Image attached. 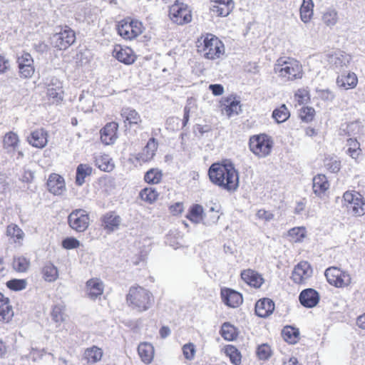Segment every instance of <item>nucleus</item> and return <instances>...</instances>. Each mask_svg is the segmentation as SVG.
I'll return each mask as SVG.
<instances>
[{
  "label": "nucleus",
  "instance_id": "f257e3e1",
  "mask_svg": "<svg viewBox=\"0 0 365 365\" xmlns=\"http://www.w3.org/2000/svg\"><path fill=\"white\" fill-rule=\"evenodd\" d=\"M210 181L227 191H235L239 187L238 171L229 160L222 163H213L208 170Z\"/></svg>",
  "mask_w": 365,
  "mask_h": 365
},
{
  "label": "nucleus",
  "instance_id": "f03ea898",
  "mask_svg": "<svg viewBox=\"0 0 365 365\" xmlns=\"http://www.w3.org/2000/svg\"><path fill=\"white\" fill-rule=\"evenodd\" d=\"M274 72L285 81L301 79L304 73L300 62L290 57L278 58L274 66Z\"/></svg>",
  "mask_w": 365,
  "mask_h": 365
},
{
  "label": "nucleus",
  "instance_id": "7ed1b4c3",
  "mask_svg": "<svg viewBox=\"0 0 365 365\" xmlns=\"http://www.w3.org/2000/svg\"><path fill=\"white\" fill-rule=\"evenodd\" d=\"M197 52L207 59L219 58L224 53L225 47L222 42L215 35L206 34L197 41Z\"/></svg>",
  "mask_w": 365,
  "mask_h": 365
},
{
  "label": "nucleus",
  "instance_id": "20e7f679",
  "mask_svg": "<svg viewBox=\"0 0 365 365\" xmlns=\"http://www.w3.org/2000/svg\"><path fill=\"white\" fill-rule=\"evenodd\" d=\"M126 301L129 307L139 312L149 309L154 303L153 294L148 289L141 287H132L126 296Z\"/></svg>",
  "mask_w": 365,
  "mask_h": 365
},
{
  "label": "nucleus",
  "instance_id": "39448f33",
  "mask_svg": "<svg viewBox=\"0 0 365 365\" xmlns=\"http://www.w3.org/2000/svg\"><path fill=\"white\" fill-rule=\"evenodd\" d=\"M249 147L258 158H265L271 153L273 140L264 133L252 135L249 140Z\"/></svg>",
  "mask_w": 365,
  "mask_h": 365
},
{
  "label": "nucleus",
  "instance_id": "423d86ee",
  "mask_svg": "<svg viewBox=\"0 0 365 365\" xmlns=\"http://www.w3.org/2000/svg\"><path fill=\"white\" fill-rule=\"evenodd\" d=\"M51 41L53 47L59 50H66L75 43L76 34L70 27L65 26L51 36Z\"/></svg>",
  "mask_w": 365,
  "mask_h": 365
},
{
  "label": "nucleus",
  "instance_id": "0eeeda50",
  "mask_svg": "<svg viewBox=\"0 0 365 365\" xmlns=\"http://www.w3.org/2000/svg\"><path fill=\"white\" fill-rule=\"evenodd\" d=\"M343 198L348 211L353 215L362 216L365 214V200L359 193L346 191Z\"/></svg>",
  "mask_w": 365,
  "mask_h": 365
},
{
  "label": "nucleus",
  "instance_id": "6e6552de",
  "mask_svg": "<svg viewBox=\"0 0 365 365\" xmlns=\"http://www.w3.org/2000/svg\"><path fill=\"white\" fill-rule=\"evenodd\" d=\"M169 16L170 19L178 25H183L192 21L191 10L187 5L178 2H175L170 7Z\"/></svg>",
  "mask_w": 365,
  "mask_h": 365
},
{
  "label": "nucleus",
  "instance_id": "1a4fd4ad",
  "mask_svg": "<svg viewBox=\"0 0 365 365\" xmlns=\"http://www.w3.org/2000/svg\"><path fill=\"white\" fill-rule=\"evenodd\" d=\"M89 215L85 210H73L68 217V222L71 229L78 232H84L89 225Z\"/></svg>",
  "mask_w": 365,
  "mask_h": 365
},
{
  "label": "nucleus",
  "instance_id": "9d476101",
  "mask_svg": "<svg viewBox=\"0 0 365 365\" xmlns=\"http://www.w3.org/2000/svg\"><path fill=\"white\" fill-rule=\"evenodd\" d=\"M328 282L336 287L348 286L351 283V277L346 272H343L336 267L327 268L324 272Z\"/></svg>",
  "mask_w": 365,
  "mask_h": 365
},
{
  "label": "nucleus",
  "instance_id": "9b49d317",
  "mask_svg": "<svg viewBox=\"0 0 365 365\" xmlns=\"http://www.w3.org/2000/svg\"><path fill=\"white\" fill-rule=\"evenodd\" d=\"M312 273L311 265L306 261H302L294 267L291 278L294 283L304 284L312 277Z\"/></svg>",
  "mask_w": 365,
  "mask_h": 365
},
{
  "label": "nucleus",
  "instance_id": "f8f14e48",
  "mask_svg": "<svg viewBox=\"0 0 365 365\" xmlns=\"http://www.w3.org/2000/svg\"><path fill=\"white\" fill-rule=\"evenodd\" d=\"M19 75L21 78H29L34 73V59L29 53H24L17 58Z\"/></svg>",
  "mask_w": 365,
  "mask_h": 365
},
{
  "label": "nucleus",
  "instance_id": "ddd939ff",
  "mask_svg": "<svg viewBox=\"0 0 365 365\" xmlns=\"http://www.w3.org/2000/svg\"><path fill=\"white\" fill-rule=\"evenodd\" d=\"M211 12L217 16H227L234 8L232 0H212Z\"/></svg>",
  "mask_w": 365,
  "mask_h": 365
},
{
  "label": "nucleus",
  "instance_id": "4468645a",
  "mask_svg": "<svg viewBox=\"0 0 365 365\" xmlns=\"http://www.w3.org/2000/svg\"><path fill=\"white\" fill-rule=\"evenodd\" d=\"M48 98L53 103H58L63 99V89L62 83L57 78H53L47 87Z\"/></svg>",
  "mask_w": 365,
  "mask_h": 365
},
{
  "label": "nucleus",
  "instance_id": "2eb2a0df",
  "mask_svg": "<svg viewBox=\"0 0 365 365\" xmlns=\"http://www.w3.org/2000/svg\"><path fill=\"white\" fill-rule=\"evenodd\" d=\"M118 124L115 122H110L101 130V140L105 145H112L115 143L117 136Z\"/></svg>",
  "mask_w": 365,
  "mask_h": 365
},
{
  "label": "nucleus",
  "instance_id": "dca6fc26",
  "mask_svg": "<svg viewBox=\"0 0 365 365\" xmlns=\"http://www.w3.org/2000/svg\"><path fill=\"white\" fill-rule=\"evenodd\" d=\"M121 221V217L115 212H108L102 216L101 225L108 233H110L118 230Z\"/></svg>",
  "mask_w": 365,
  "mask_h": 365
},
{
  "label": "nucleus",
  "instance_id": "f3484780",
  "mask_svg": "<svg viewBox=\"0 0 365 365\" xmlns=\"http://www.w3.org/2000/svg\"><path fill=\"white\" fill-rule=\"evenodd\" d=\"M221 297L223 302L232 308L239 307L243 302L242 294L231 289H221Z\"/></svg>",
  "mask_w": 365,
  "mask_h": 365
},
{
  "label": "nucleus",
  "instance_id": "a211bd4d",
  "mask_svg": "<svg viewBox=\"0 0 365 365\" xmlns=\"http://www.w3.org/2000/svg\"><path fill=\"white\" fill-rule=\"evenodd\" d=\"M47 187L51 193L61 195L66 190L63 178L58 174L52 173L48 179Z\"/></svg>",
  "mask_w": 365,
  "mask_h": 365
},
{
  "label": "nucleus",
  "instance_id": "6ab92c4d",
  "mask_svg": "<svg viewBox=\"0 0 365 365\" xmlns=\"http://www.w3.org/2000/svg\"><path fill=\"white\" fill-rule=\"evenodd\" d=\"M351 57L344 52H336L328 55V62L334 68L341 71L344 68H347Z\"/></svg>",
  "mask_w": 365,
  "mask_h": 365
},
{
  "label": "nucleus",
  "instance_id": "aec40b11",
  "mask_svg": "<svg viewBox=\"0 0 365 365\" xmlns=\"http://www.w3.org/2000/svg\"><path fill=\"white\" fill-rule=\"evenodd\" d=\"M299 300L304 307L312 308L319 303V294L314 289H306L300 293Z\"/></svg>",
  "mask_w": 365,
  "mask_h": 365
},
{
  "label": "nucleus",
  "instance_id": "412c9836",
  "mask_svg": "<svg viewBox=\"0 0 365 365\" xmlns=\"http://www.w3.org/2000/svg\"><path fill=\"white\" fill-rule=\"evenodd\" d=\"M47 136L48 133L43 128L38 129L31 133L27 138V140L33 147L43 148L47 145Z\"/></svg>",
  "mask_w": 365,
  "mask_h": 365
},
{
  "label": "nucleus",
  "instance_id": "4be33fe9",
  "mask_svg": "<svg viewBox=\"0 0 365 365\" xmlns=\"http://www.w3.org/2000/svg\"><path fill=\"white\" fill-rule=\"evenodd\" d=\"M274 310V303L269 298L258 300L255 304L256 314L262 318L269 316Z\"/></svg>",
  "mask_w": 365,
  "mask_h": 365
},
{
  "label": "nucleus",
  "instance_id": "5701e85b",
  "mask_svg": "<svg viewBox=\"0 0 365 365\" xmlns=\"http://www.w3.org/2000/svg\"><path fill=\"white\" fill-rule=\"evenodd\" d=\"M14 317V311L8 297L0 292V322H9Z\"/></svg>",
  "mask_w": 365,
  "mask_h": 365
},
{
  "label": "nucleus",
  "instance_id": "b1692460",
  "mask_svg": "<svg viewBox=\"0 0 365 365\" xmlns=\"http://www.w3.org/2000/svg\"><path fill=\"white\" fill-rule=\"evenodd\" d=\"M242 279L255 288H259L264 282V279L257 272L252 269H246L241 273Z\"/></svg>",
  "mask_w": 365,
  "mask_h": 365
},
{
  "label": "nucleus",
  "instance_id": "393cba45",
  "mask_svg": "<svg viewBox=\"0 0 365 365\" xmlns=\"http://www.w3.org/2000/svg\"><path fill=\"white\" fill-rule=\"evenodd\" d=\"M120 115L124 120L125 126H127V124L130 126L139 125L142 122L140 114L135 109L130 107L123 108L120 111Z\"/></svg>",
  "mask_w": 365,
  "mask_h": 365
},
{
  "label": "nucleus",
  "instance_id": "a878e982",
  "mask_svg": "<svg viewBox=\"0 0 365 365\" xmlns=\"http://www.w3.org/2000/svg\"><path fill=\"white\" fill-rule=\"evenodd\" d=\"M336 83L339 87L348 90L356 86L358 78L354 73L349 72L346 75L341 74L339 76Z\"/></svg>",
  "mask_w": 365,
  "mask_h": 365
},
{
  "label": "nucleus",
  "instance_id": "bb28decb",
  "mask_svg": "<svg viewBox=\"0 0 365 365\" xmlns=\"http://www.w3.org/2000/svg\"><path fill=\"white\" fill-rule=\"evenodd\" d=\"M158 142L155 138H151L148 141L143 152L139 154L138 160L148 162L153 159L158 149Z\"/></svg>",
  "mask_w": 365,
  "mask_h": 365
},
{
  "label": "nucleus",
  "instance_id": "cd10ccee",
  "mask_svg": "<svg viewBox=\"0 0 365 365\" xmlns=\"http://www.w3.org/2000/svg\"><path fill=\"white\" fill-rule=\"evenodd\" d=\"M114 52L116 59L126 65L132 64L135 61L133 50L128 47L124 48L119 47L118 49L115 48Z\"/></svg>",
  "mask_w": 365,
  "mask_h": 365
},
{
  "label": "nucleus",
  "instance_id": "c85d7f7f",
  "mask_svg": "<svg viewBox=\"0 0 365 365\" xmlns=\"http://www.w3.org/2000/svg\"><path fill=\"white\" fill-rule=\"evenodd\" d=\"M339 20V13L337 10L333 7L326 9L322 15V21L324 24L329 28H333L336 25Z\"/></svg>",
  "mask_w": 365,
  "mask_h": 365
},
{
  "label": "nucleus",
  "instance_id": "c756f323",
  "mask_svg": "<svg viewBox=\"0 0 365 365\" xmlns=\"http://www.w3.org/2000/svg\"><path fill=\"white\" fill-rule=\"evenodd\" d=\"M87 293L92 299H96L103 292V284L98 279H90L86 282Z\"/></svg>",
  "mask_w": 365,
  "mask_h": 365
},
{
  "label": "nucleus",
  "instance_id": "7c9ffc66",
  "mask_svg": "<svg viewBox=\"0 0 365 365\" xmlns=\"http://www.w3.org/2000/svg\"><path fill=\"white\" fill-rule=\"evenodd\" d=\"M138 352L141 360L145 364H150L154 356V348L151 344L144 342L139 344Z\"/></svg>",
  "mask_w": 365,
  "mask_h": 365
},
{
  "label": "nucleus",
  "instance_id": "2f4dec72",
  "mask_svg": "<svg viewBox=\"0 0 365 365\" xmlns=\"http://www.w3.org/2000/svg\"><path fill=\"white\" fill-rule=\"evenodd\" d=\"M312 187L315 195L319 196L323 194L329 187L327 177L322 174L314 177Z\"/></svg>",
  "mask_w": 365,
  "mask_h": 365
},
{
  "label": "nucleus",
  "instance_id": "473e14b6",
  "mask_svg": "<svg viewBox=\"0 0 365 365\" xmlns=\"http://www.w3.org/2000/svg\"><path fill=\"white\" fill-rule=\"evenodd\" d=\"M96 165L102 171L110 172L115 165L108 155H100L95 158Z\"/></svg>",
  "mask_w": 365,
  "mask_h": 365
},
{
  "label": "nucleus",
  "instance_id": "72a5a7b5",
  "mask_svg": "<svg viewBox=\"0 0 365 365\" xmlns=\"http://www.w3.org/2000/svg\"><path fill=\"white\" fill-rule=\"evenodd\" d=\"M6 234L13 240L14 242L19 245H21L24 238L23 230L17 225L13 223L7 226Z\"/></svg>",
  "mask_w": 365,
  "mask_h": 365
},
{
  "label": "nucleus",
  "instance_id": "f704fd0d",
  "mask_svg": "<svg viewBox=\"0 0 365 365\" xmlns=\"http://www.w3.org/2000/svg\"><path fill=\"white\" fill-rule=\"evenodd\" d=\"M92 168L88 164H79L76 168V184L81 186L85 182V178L92 173Z\"/></svg>",
  "mask_w": 365,
  "mask_h": 365
},
{
  "label": "nucleus",
  "instance_id": "c9c22d12",
  "mask_svg": "<svg viewBox=\"0 0 365 365\" xmlns=\"http://www.w3.org/2000/svg\"><path fill=\"white\" fill-rule=\"evenodd\" d=\"M314 3L312 0H303L300 7V18L304 23L310 21L313 15Z\"/></svg>",
  "mask_w": 365,
  "mask_h": 365
},
{
  "label": "nucleus",
  "instance_id": "e433bc0d",
  "mask_svg": "<svg viewBox=\"0 0 365 365\" xmlns=\"http://www.w3.org/2000/svg\"><path fill=\"white\" fill-rule=\"evenodd\" d=\"M103 356V351L101 349L93 346L91 348H88L84 352V357L87 360L88 363L95 364L99 361Z\"/></svg>",
  "mask_w": 365,
  "mask_h": 365
},
{
  "label": "nucleus",
  "instance_id": "4c0bfd02",
  "mask_svg": "<svg viewBox=\"0 0 365 365\" xmlns=\"http://www.w3.org/2000/svg\"><path fill=\"white\" fill-rule=\"evenodd\" d=\"M118 34L125 40H132L131 27L129 18L124 19L117 25Z\"/></svg>",
  "mask_w": 365,
  "mask_h": 365
},
{
  "label": "nucleus",
  "instance_id": "58836bf2",
  "mask_svg": "<svg viewBox=\"0 0 365 365\" xmlns=\"http://www.w3.org/2000/svg\"><path fill=\"white\" fill-rule=\"evenodd\" d=\"M282 335L287 342L294 344L297 343L299 339V331L296 328L287 326L282 329Z\"/></svg>",
  "mask_w": 365,
  "mask_h": 365
},
{
  "label": "nucleus",
  "instance_id": "ea45409f",
  "mask_svg": "<svg viewBox=\"0 0 365 365\" xmlns=\"http://www.w3.org/2000/svg\"><path fill=\"white\" fill-rule=\"evenodd\" d=\"M220 334L227 341H233L237 336L236 328L229 322L222 324Z\"/></svg>",
  "mask_w": 365,
  "mask_h": 365
},
{
  "label": "nucleus",
  "instance_id": "a19ab883",
  "mask_svg": "<svg viewBox=\"0 0 365 365\" xmlns=\"http://www.w3.org/2000/svg\"><path fill=\"white\" fill-rule=\"evenodd\" d=\"M19 141L17 134L13 132H9L5 135L3 140L4 148L6 149L8 152L14 150L18 146Z\"/></svg>",
  "mask_w": 365,
  "mask_h": 365
},
{
  "label": "nucleus",
  "instance_id": "79ce46f5",
  "mask_svg": "<svg viewBox=\"0 0 365 365\" xmlns=\"http://www.w3.org/2000/svg\"><path fill=\"white\" fill-rule=\"evenodd\" d=\"M290 116V113L284 104L274 109L272 112V118L277 123H281L285 122Z\"/></svg>",
  "mask_w": 365,
  "mask_h": 365
},
{
  "label": "nucleus",
  "instance_id": "37998d69",
  "mask_svg": "<svg viewBox=\"0 0 365 365\" xmlns=\"http://www.w3.org/2000/svg\"><path fill=\"white\" fill-rule=\"evenodd\" d=\"M225 353L233 364L240 365L241 364V354L235 346L227 345L225 347Z\"/></svg>",
  "mask_w": 365,
  "mask_h": 365
},
{
  "label": "nucleus",
  "instance_id": "c03bdc74",
  "mask_svg": "<svg viewBox=\"0 0 365 365\" xmlns=\"http://www.w3.org/2000/svg\"><path fill=\"white\" fill-rule=\"evenodd\" d=\"M163 177L162 171L158 168H151L148 170L144 176L145 181L148 184H158Z\"/></svg>",
  "mask_w": 365,
  "mask_h": 365
},
{
  "label": "nucleus",
  "instance_id": "a18cd8bd",
  "mask_svg": "<svg viewBox=\"0 0 365 365\" xmlns=\"http://www.w3.org/2000/svg\"><path fill=\"white\" fill-rule=\"evenodd\" d=\"M42 274L43 279L47 282H54L58 277L57 268L52 264H46L43 269Z\"/></svg>",
  "mask_w": 365,
  "mask_h": 365
},
{
  "label": "nucleus",
  "instance_id": "49530a36",
  "mask_svg": "<svg viewBox=\"0 0 365 365\" xmlns=\"http://www.w3.org/2000/svg\"><path fill=\"white\" fill-rule=\"evenodd\" d=\"M346 145L349 147L346 153L354 159H356L361 153L360 144L356 138L347 139Z\"/></svg>",
  "mask_w": 365,
  "mask_h": 365
},
{
  "label": "nucleus",
  "instance_id": "de8ad7c7",
  "mask_svg": "<svg viewBox=\"0 0 365 365\" xmlns=\"http://www.w3.org/2000/svg\"><path fill=\"white\" fill-rule=\"evenodd\" d=\"M65 306L63 304H58L53 306L51 317L56 323H61L65 320Z\"/></svg>",
  "mask_w": 365,
  "mask_h": 365
},
{
  "label": "nucleus",
  "instance_id": "09e8293b",
  "mask_svg": "<svg viewBox=\"0 0 365 365\" xmlns=\"http://www.w3.org/2000/svg\"><path fill=\"white\" fill-rule=\"evenodd\" d=\"M141 199L149 203L154 202L158 197V193L155 188L145 187L140 192Z\"/></svg>",
  "mask_w": 365,
  "mask_h": 365
},
{
  "label": "nucleus",
  "instance_id": "8fccbe9b",
  "mask_svg": "<svg viewBox=\"0 0 365 365\" xmlns=\"http://www.w3.org/2000/svg\"><path fill=\"white\" fill-rule=\"evenodd\" d=\"M29 264V261L24 257H17L14 258L13 267L17 272H26L28 269Z\"/></svg>",
  "mask_w": 365,
  "mask_h": 365
},
{
  "label": "nucleus",
  "instance_id": "3c124183",
  "mask_svg": "<svg viewBox=\"0 0 365 365\" xmlns=\"http://www.w3.org/2000/svg\"><path fill=\"white\" fill-rule=\"evenodd\" d=\"M27 281L24 279H12L6 282L7 287L13 291H21L26 287Z\"/></svg>",
  "mask_w": 365,
  "mask_h": 365
},
{
  "label": "nucleus",
  "instance_id": "603ef678",
  "mask_svg": "<svg viewBox=\"0 0 365 365\" xmlns=\"http://www.w3.org/2000/svg\"><path fill=\"white\" fill-rule=\"evenodd\" d=\"M202 212L203 207L200 205L195 204L190 207L186 217L192 222H197L198 218L202 215Z\"/></svg>",
  "mask_w": 365,
  "mask_h": 365
},
{
  "label": "nucleus",
  "instance_id": "864d4df0",
  "mask_svg": "<svg viewBox=\"0 0 365 365\" xmlns=\"http://www.w3.org/2000/svg\"><path fill=\"white\" fill-rule=\"evenodd\" d=\"M129 22L130 24L131 35L133 39L140 36L143 32L144 27L143 24L138 20H133L129 18Z\"/></svg>",
  "mask_w": 365,
  "mask_h": 365
},
{
  "label": "nucleus",
  "instance_id": "5fc2aeb1",
  "mask_svg": "<svg viewBox=\"0 0 365 365\" xmlns=\"http://www.w3.org/2000/svg\"><path fill=\"white\" fill-rule=\"evenodd\" d=\"M271 348L267 344H262L258 346L257 355L260 360H267L271 356Z\"/></svg>",
  "mask_w": 365,
  "mask_h": 365
},
{
  "label": "nucleus",
  "instance_id": "6e6d98bb",
  "mask_svg": "<svg viewBox=\"0 0 365 365\" xmlns=\"http://www.w3.org/2000/svg\"><path fill=\"white\" fill-rule=\"evenodd\" d=\"M315 110L312 107H304L300 110V118L304 122H310L313 120Z\"/></svg>",
  "mask_w": 365,
  "mask_h": 365
},
{
  "label": "nucleus",
  "instance_id": "4d7b16f0",
  "mask_svg": "<svg viewBox=\"0 0 365 365\" xmlns=\"http://www.w3.org/2000/svg\"><path fill=\"white\" fill-rule=\"evenodd\" d=\"M324 165L331 173H336L341 168V162L334 158L327 159Z\"/></svg>",
  "mask_w": 365,
  "mask_h": 365
},
{
  "label": "nucleus",
  "instance_id": "13d9d810",
  "mask_svg": "<svg viewBox=\"0 0 365 365\" xmlns=\"http://www.w3.org/2000/svg\"><path fill=\"white\" fill-rule=\"evenodd\" d=\"M182 353L185 358L187 360H192L195 354V346L192 343H188L182 346Z\"/></svg>",
  "mask_w": 365,
  "mask_h": 365
},
{
  "label": "nucleus",
  "instance_id": "bf43d9fd",
  "mask_svg": "<svg viewBox=\"0 0 365 365\" xmlns=\"http://www.w3.org/2000/svg\"><path fill=\"white\" fill-rule=\"evenodd\" d=\"M240 110V101L236 100H232L225 108L228 116L232 114H238Z\"/></svg>",
  "mask_w": 365,
  "mask_h": 365
},
{
  "label": "nucleus",
  "instance_id": "052dcab7",
  "mask_svg": "<svg viewBox=\"0 0 365 365\" xmlns=\"http://www.w3.org/2000/svg\"><path fill=\"white\" fill-rule=\"evenodd\" d=\"M62 246L66 250L75 249L80 246V242L74 237H66L62 241Z\"/></svg>",
  "mask_w": 365,
  "mask_h": 365
},
{
  "label": "nucleus",
  "instance_id": "680f3d73",
  "mask_svg": "<svg viewBox=\"0 0 365 365\" xmlns=\"http://www.w3.org/2000/svg\"><path fill=\"white\" fill-rule=\"evenodd\" d=\"M180 119L178 117L172 116L167 119L166 125L167 129L173 131L178 130L180 129Z\"/></svg>",
  "mask_w": 365,
  "mask_h": 365
},
{
  "label": "nucleus",
  "instance_id": "e2e57ef3",
  "mask_svg": "<svg viewBox=\"0 0 365 365\" xmlns=\"http://www.w3.org/2000/svg\"><path fill=\"white\" fill-rule=\"evenodd\" d=\"M256 215L259 219L263 220L265 222H269L274 219V215L271 212L263 209L259 210Z\"/></svg>",
  "mask_w": 365,
  "mask_h": 365
},
{
  "label": "nucleus",
  "instance_id": "0e129e2a",
  "mask_svg": "<svg viewBox=\"0 0 365 365\" xmlns=\"http://www.w3.org/2000/svg\"><path fill=\"white\" fill-rule=\"evenodd\" d=\"M319 96L324 101H333L335 98V94L329 89H323L319 91Z\"/></svg>",
  "mask_w": 365,
  "mask_h": 365
},
{
  "label": "nucleus",
  "instance_id": "69168bd1",
  "mask_svg": "<svg viewBox=\"0 0 365 365\" xmlns=\"http://www.w3.org/2000/svg\"><path fill=\"white\" fill-rule=\"evenodd\" d=\"M289 235L296 237V240L304 237V230L301 227H294L289 230Z\"/></svg>",
  "mask_w": 365,
  "mask_h": 365
},
{
  "label": "nucleus",
  "instance_id": "338daca9",
  "mask_svg": "<svg viewBox=\"0 0 365 365\" xmlns=\"http://www.w3.org/2000/svg\"><path fill=\"white\" fill-rule=\"evenodd\" d=\"M34 48L38 53H43L48 50V45L44 41H38L34 44Z\"/></svg>",
  "mask_w": 365,
  "mask_h": 365
},
{
  "label": "nucleus",
  "instance_id": "774afa93",
  "mask_svg": "<svg viewBox=\"0 0 365 365\" xmlns=\"http://www.w3.org/2000/svg\"><path fill=\"white\" fill-rule=\"evenodd\" d=\"M209 89L214 96H220L224 92V87L221 84H210Z\"/></svg>",
  "mask_w": 365,
  "mask_h": 365
}]
</instances>
